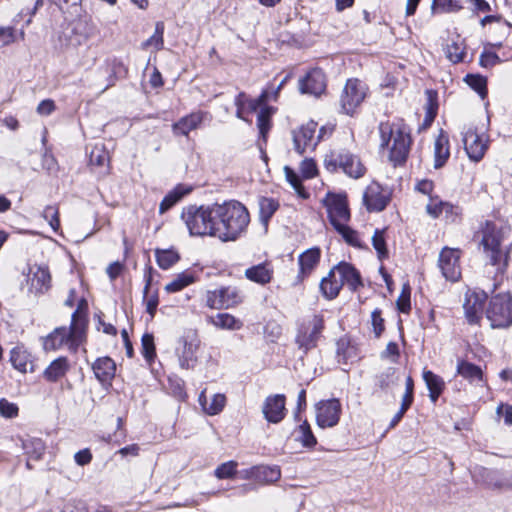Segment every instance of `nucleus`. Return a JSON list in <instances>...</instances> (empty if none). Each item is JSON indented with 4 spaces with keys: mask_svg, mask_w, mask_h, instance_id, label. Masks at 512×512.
I'll use <instances>...</instances> for the list:
<instances>
[{
    "mask_svg": "<svg viewBox=\"0 0 512 512\" xmlns=\"http://www.w3.org/2000/svg\"><path fill=\"white\" fill-rule=\"evenodd\" d=\"M217 220L216 238L222 242L235 241L240 238L248 228L250 214L241 202L231 200L222 204H215Z\"/></svg>",
    "mask_w": 512,
    "mask_h": 512,
    "instance_id": "f257e3e1",
    "label": "nucleus"
},
{
    "mask_svg": "<svg viewBox=\"0 0 512 512\" xmlns=\"http://www.w3.org/2000/svg\"><path fill=\"white\" fill-rule=\"evenodd\" d=\"M86 322L79 315L78 311L72 314V321L69 328L58 327L42 339L45 351H56L67 347L70 351L76 352L85 339Z\"/></svg>",
    "mask_w": 512,
    "mask_h": 512,
    "instance_id": "f03ea898",
    "label": "nucleus"
},
{
    "mask_svg": "<svg viewBox=\"0 0 512 512\" xmlns=\"http://www.w3.org/2000/svg\"><path fill=\"white\" fill-rule=\"evenodd\" d=\"M344 285L356 291L363 283L359 271L352 264L340 262L321 280L320 291L326 299L332 300L339 295Z\"/></svg>",
    "mask_w": 512,
    "mask_h": 512,
    "instance_id": "7ed1b4c3",
    "label": "nucleus"
},
{
    "mask_svg": "<svg viewBox=\"0 0 512 512\" xmlns=\"http://www.w3.org/2000/svg\"><path fill=\"white\" fill-rule=\"evenodd\" d=\"M181 219L191 236L216 237L215 204L208 206L188 205L182 209Z\"/></svg>",
    "mask_w": 512,
    "mask_h": 512,
    "instance_id": "20e7f679",
    "label": "nucleus"
},
{
    "mask_svg": "<svg viewBox=\"0 0 512 512\" xmlns=\"http://www.w3.org/2000/svg\"><path fill=\"white\" fill-rule=\"evenodd\" d=\"M380 147L389 149L388 158L394 166L403 164L408 156L410 148V135L400 125L389 122L379 124Z\"/></svg>",
    "mask_w": 512,
    "mask_h": 512,
    "instance_id": "39448f33",
    "label": "nucleus"
},
{
    "mask_svg": "<svg viewBox=\"0 0 512 512\" xmlns=\"http://www.w3.org/2000/svg\"><path fill=\"white\" fill-rule=\"evenodd\" d=\"M324 165L330 172L341 168L346 175L354 179L362 177L366 171L358 156L346 150L331 151L325 156Z\"/></svg>",
    "mask_w": 512,
    "mask_h": 512,
    "instance_id": "423d86ee",
    "label": "nucleus"
},
{
    "mask_svg": "<svg viewBox=\"0 0 512 512\" xmlns=\"http://www.w3.org/2000/svg\"><path fill=\"white\" fill-rule=\"evenodd\" d=\"M481 245L493 266H506L507 254L501 247L502 235L495 224L486 222L481 230Z\"/></svg>",
    "mask_w": 512,
    "mask_h": 512,
    "instance_id": "0eeeda50",
    "label": "nucleus"
},
{
    "mask_svg": "<svg viewBox=\"0 0 512 512\" xmlns=\"http://www.w3.org/2000/svg\"><path fill=\"white\" fill-rule=\"evenodd\" d=\"M492 328H506L512 324V297L508 293L493 296L486 310Z\"/></svg>",
    "mask_w": 512,
    "mask_h": 512,
    "instance_id": "6e6552de",
    "label": "nucleus"
},
{
    "mask_svg": "<svg viewBox=\"0 0 512 512\" xmlns=\"http://www.w3.org/2000/svg\"><path fill=\"white\" fill-rule=\"evenodd\" d=\"M324 328L323 318L319 315H313L303 321L299 326L296 335V344L304 353L316 347L318 339Z\"/></svg>",
    "mask_w": 512,
    "mask_h": 512,
    "instance_id": "1a4fd4ad",
    "label": "nucleus"
},
{
    "mask_svg": "<svg viewBox=\"0 0 512 512\" xmlns=\"http://www.w3.org/2000/svg\"><path fill=\"white\" fill-rule=\"evenodd\" d=\"M316 131L317 123L314 121H309L293 131L294 149L297 153L313 151L327 130L326 127H322L317 135Z\"/></svg>",
    "mask_w": 512,
    "mask_h": 512,
    "instance_id": "9d476101",
    "label": "nucleus"
},
{
    "mask_svg": "<svg viewBox=\"0 0 512 512\" xmlns=\"http://www.w3.org/2000/svg\"><path fill=\"white\" fill-rule=\"evenodd\" d=\"M200 345L197 332L190 330L185 332L178 340L175 349L179 365L183 369H191L197 362V350Z\"/></svg>",
    "mask_w": 512,
    "mask_h": 512,
    "instance_id": "9b49d317",
    "label": "nucleus"
},
{
    "mask_svg": "<svg viewBox=\"0 0 512 512\" xmlns=\"http://www.w3.org/2000/svg\"><path fill=\"white\" fill-rule=\"evenodd\" d=\"M243 301L241 291L236 287H221L206 293V305L211 309L233 308Z\"/></svg>",
    "mask_w": 512,
    "mask_h": 512,
    "instance_id": "f8f14e48",
    "label": "nucleus"
},
{
    "mask_svg": "<svg viewBox=\"0 0 512 512\" xmlns=\"http://www.w3.org/2000/svg\"><path fill=\"white\" fill-rule=\"evenodd\" d=\"M462 141L470 160L479 162L484 157L489 143L484 132H478L476 127L469 125L463 131Z\"/></svg>",
    "mask_w": 512,
    "mask_h": 512,
    "instance_id": "ddd939ff",
    "label": "nucleus"
},
{
    "mask_svg": "<svg viewBox=\"0 0 512 512\" xmlns=\"http://www.w3.org/2000/svg\"><path fill=\"white\" fill-rule=\"evenodd\" d=\"M366 85L358 79H349L342 91L340 104L345 114L352 115L366 97Z\"/></svg>",
    "mask_w": 512,
    "mask_h": 512,
    "instance_id": "4468645a",
    "label": "nucleus"
},
{
    "mask_svg": "<svg viewBox=\"0 0 512 512\" xmlns=\"http://www.w3.org/2000/svg\"><path fill=\"white\" fill-rule=\"evenodd\" d=\"M331 224L337 225L348 223L350 212L346 195L328 193L323 199Z\"/></svg>",
    "mask_w": 512,
    "mask_h": 512,
    "instance_id": "2eb2a0df",
    "label": "nucleus"
},
{
    "mask_svg": "<svg viewBox=\"0 0 512 512\" xmlns=\"http://www.w3.org/2000/svg\"><path fill=\"white\" fill-rule=\"evenodd\" d=\"M461 251L456 248L444 247L438 259V267L445 279L456 282L461 277Z\"/></svg>",
    "mask_w": 512,
    "mask_h": 512,
    "instance_id": "dca6fc26",
    "label": "nucleus"
},
{
    "mask_svg": "<svg viewBox=\"0 0 512 512\" xmlns=\"http://www.w3.org/2000/svg\"><path fill=\"white\" fill-rule=\"evenodd\" d=\"M316 421L321 428H330L338 424L342 407L338 399L322 400L316 404Z\"/></svg>",
    "mask_w": 512,
    "mask_h": 512,
    "instance_id": "f3484780",
    "label": "nucleus"
},
{
    "mask_svg": "<svg viewBox=\"0 0 512 512\" xmlns=\"http://www.w3.org/2000/svg\"><path fill=\"white\" fill-rule=\"evenodd\" d=\"M51 280L48 266L34 264L29 267L27 282L31 293L35 295L46 293L51 287Z\"/></svg>",
    "mask_w": 512,
    "mask_h": 512,
    "instance_id": "a211bd4d",
    "label": "nucleus"
},
{
    "mask_svg": "<svg viewBox=\"0 0 512 512\" xmlns=\"http://www.w3.org/2000/svg\"><path fill=\"white\" fill-rule=\"evenodd\" d=\"M486 299L487 294L484 291L468 290L466 292L463 309L470 324H477L481 320Z\"/></svg>",
    "mask_w": 512,
    "mask_h": 512,
    "instance_id": "6ab92c4d",
    "label": "nucleus"
},
{
    "mask_svg": "<svg viewBox=\"0 0 512 512\" xmlns=\"http://www.w3.org/2000/svg\"><path fill=\"white\" fill-rule=\"evenodd\" d=\"M299 89L303 94L320 96L326 89V78L321 69L310 70L305 77L299 80Z\"/></svg>",
    "mask_w": 512,
    "mask_h": 512,
    "instance_id": "aec40b11",
    "label": "nucleus"
},
{
    "mask_svg": "<svg viewBox=\"0 0 512 512\" xmlns=\"http://www.w3.org/2000/svg\"><path fill=\"white\" fill-rule=\"evenodd\" d=\"M363 202L368 211L379 212L387 206L389 195L378 183H371L364 192Z\"/></svg>",
    "mask_w": 512,
    "mask_h": 512,
    "instance_id": "412c9836",
    "label": "nucleus"
},
{
    "mask_svg": "<svg viewBox=\"0 0 512 512\" xmlns=\"http://www.w3.org/2000/svg\"><path fill=\"white\" fill-rule=\"evenodd\" d=\"M208 113L204 111L192 112L180 118L172 125V132L175 136H188L193 130L198 129L207 119Z\"/></svg>",
    "mask_w": 512,
    "mask_h": 512,
    "instance_id": "4be33fe9",
    "label": "nucleus"
},
{
    "mask_svg": "<svg viewBox=\"0 0 512 512\" xmlns=\"http://www.w3.org/2000/svg\"><path fill=\"white\" fill-rule=\"evenodd\" d=\"M270 99L269 91L264 90L257 99H249L244 93H240L235 98V105L237 107V117L246 120L245 114L257 111L258 108L265 106V103Z\"/></svg>",
    "mask_w": 512,
    "mask_h": 512,
    "instance_id": "5701e85b",
    "label": "nucleus"
},
{
    "mask_svg": "<svg viewBox=\"0 0 512 512\" xmlns=\"http://www.w3.org/2000/svg\"><path fill=\"white\" fill-rule=\"evenodd\" d=\"M285 396L276 394L268 396L263 404L262 412L270 423H279L285 416Z\"/></svg>",
    "mask_w": 512,
    "mask_h": 512,
    "instance_id": "b1692460",
    "label": "nucleus"
},
{
    "mask_svg": "<svg viewBox=\"0 0 512 512\" xmlns=\"http://www.w3.org/2000/svg\"><path fill=\"white\" fill-rule=\"evenodd\" d=\"M321 258V250L318 247L307 249L298 257L299 274L301 280L312 273Z\"/></svg>",
    "mask_w": 512,
    "mask_h": 512,
    "instance_id": "393cba45",
    "label": "nucleus"
},
{
    "mask_svg": "<svg viewBox=\"0 0 512 512\" xmlns=\"http://www.w3.org/2000/svg\"><path fill=\"white\" fill-rule=\"evenodd\" d=\"M198 402L205 414L215 416L223 411L226 405V396L222 393H216L208 398L206 396V390H203L199 394Z\"/></svg>",
    "mask_w": 512,
    "mask_h": 512,
    "instance_id": "a878e982",
    "label": "nucleus"
},
{
    "mask_svg": "<svg viewBox=\"0 0 512 512\" xmlns=\"http://www.w3.org/2000/svg\"><path fill=\"white\" fill-rule=\"evenodd\" d=\"M70 370V364L66 357H58L53 360L43 371V377L48 382H58L64 378Z\"/></svg>",
    "mask_w": 512,
    "mask_h": 512,
    "instance_id": "bb28decb",
    "label": "nucleus"
},
{
    "mask_svg": "<svg viewBox=\"0 0 512 512\" xmlns=\"http://www.w3.org/2000/svg\"><path fill=\"white\" fill-rule=\"evenodd\" d=\"M457 373L472 384H479L481 386L486 384L481 367L468 361H458Z\"/></svg>",
    "mask_w": 512,
    "mask_h": 512,
    "instance_id": "cd10ccee",
    "label": "nucleus"
},
{
    "mask_svg": "<svg viewBox=\"0 0 512 512\" xmlns=\"http://www.w3.org/2000/svg\"><path fill=\"white\" fill-rule=\"evenodd\" d=\"M10 361L13 367L21 373H26L29 366L30 370H33L32 355L22 344L16 345L10 351Z\"/></svg>",
    "mask_w": 512,
    "mask_h": 512,
    "instance_id": "c85d7f7f",
    "label": "nucleus"
},
{
    "mask_svg": "<svg viewBox=\"0 0 512 512\" xmlns=\"http://www.w3.org/2000/svg\"><path fill=\"white\" fill-rule=\"evenodd\" d=\"M245 276L252 282L260 285L269 283L273 276L272 266L265 262L255 266H252L245 271Z\"/></svg>",
    "mask_w": 512,
    "mask_h": 512,
    "instance_id": "c756f323",
    "label": "nucleus"
},
{
    "mask_svg": "<svg viewBox=\"0 0 512 512\" xmlns=\"http://www.w3.org/2000/svg\"><path fill=\"white\" fill-rule=\"evenodd\" d=\"M92 368L96 378L102 383L109 382L116 371L115 362L109 357L98 358Z\"/></svg>",
    "mask_w": 512,
    "mask_h": 512,
    "instance_id": "7c9ffc66",
    "label": "nucleus"
},
{
    "mask_svg": "<svg viewBox=\"0 0 512 512\" xmlns=\"http://www.w3.org/2000/svg\"><path fill=\"white\" fill-rule=\"evenodd\" d=\"M145 287L143 290V301L146 307V312L149 314L150 319L152 320L156 314L157 307L159 304L158 292H150L151 287V268L145 273Z\"/></svg>",
    "mask_w": 512,
    "mask_h": 512,
    "instance_id": "2f4dec72",
    "label": "nucleus"
},
{
    "mask_svg": "<svg viewBox=\"0 0 512 512\" xmlns=\"http://www.w3.org/2000/svg\"><path fill=\"white\" fill-rule=\"evenodd\" d=\"M450 156L449 138L444 131H440L434 144L435 168L442 167Z\"/></svg>",
    "mask_w": 512,
    "mask_h": 512,
    "instance_id": "473e14b6",
    "label": "nucleus"
},
{
    "mask_svg": "<svg viewBox=\"0 0 512 512\" xmlns=\"http://www.w3.org/2000/svg\"><path fill=\"white\" fill-rule=\"evenodd\" d=\"M423 380L429 390L430 400L433 403H436L445 388V382L443 378L430 370H424Z\"/></svg>",
    "mask_w": 512,
    "mask_h": 512,
    "instance_id": "72a5a7b5",
    "label": "nucleus"
},
{
    "mask_svg": "<svg viewBox=\"0 0 512 512\" xmlns=\"http://www.w3.org/2000/svg\"><path fill=\"white\" fill-rule=\"evenodd\" d=\"M209 322L214 327L222 330L237 331L243 327V322L229 313H218L211 317Z\"/></svg>",
    "mask_w": 512,
    "mask_h": 512,
    "instance_id": "f704fd0d",
    "label": "nucleus"
},
{
    "mask_svg": "<svg viewBox=\"0 0 512 512\" xmlns=\"http://www.w3.org/2000/svg\"><path fill=\"white\" fill-rule=\"evenodd\" d=\"M190 192V187H186L184 185L176 186L161 201L159 206L160 214H164L167 210H169L172 206H174L178 201H180L185 195L189 194Z\"/></svg>",
    "mask_w": 512,
    "mask_h": 512,
    "instance_id": "c9c22d12",
    "label": "nucleus"
},
{
    "mask_svg": "<svg viewBox=\"0 0 512 512\" xmlns=\"http://www.w3.org/2000/svg\"><path fill=\"white\" fill-rule=\"evenodd\" d=\"M281 477V471L278 466H256V479L259 484H268L276 482Z\"/></svg>",
    "mask_w": 512,
    "mask_h": 512,
    "instance_id": "e433bc0d",
    "label": "nucleus"
},
{
    "mask_svg": "<svg viewBox=\"0 0 512 512\" xmlns=\"http://www.w3.org/2000/svg\"><path fill=\"white\" fill-rule=\"evenodd\" d=\"M279 204L272 198L263 197L259 200V219L265 230L268 227L269 220L277 211Z\"/></svg>",
    "mask_w": 512,
    "mask_h": 512,
    "instance_id": "4c0bfd02",
    "label": "nucleus"
},
{
    "mask_svg": "<svg viewBox=\"0 0 512 512\" xmlns=\"http://www.w3.org/2000/svg\"><path fill=\"white\" fill-rule=\"evenodd\" d=\"M195 282V276L193 273L185 271L179 273L171 282L165 285V291L168 293H175L181 291L185 287Z\"/></svg>",
    "mask_w": 512,
    "mask_h": 512,
    "instance_id": "58836bf2",
    "label": "nucleus"
},
{
    "mask_svg": "<svg viewBox=\"0 0 512 512\" xmlns=\"http://www.w3.org/2000/svg\"><path fill=\"white\" fill-rule=\"evenodd\" d=\"M463 9L462 0H433L431 11L433 14L456 13Z\"/></svg>",
    "mask_w": 512,
    "mask_h": 512,
    "instance_id": "ea45409f",
    "label": "nucleus"
},
{
    "mask_svg": "<svg viewBox=\"0 0 512 512\" xmlns=\"http://www.w3.org/2000/svg\"><path fill=\"white\" fill-rule=\"evenodd\" d=\"M22 447L25 453L34 460H39L45 451V444L39 438H29L23 441Z\"/></svg>",
    "mask_w": 512,
    "mask_h": 512,
    "instance_id": "a19ab883",
    "label": "nucleus"
},
{
    "mask_svg": "<svg viewBox=\"0 0 512 512\" xmlns=\"http://www.w3.org/2000/svg\"><path fill=\"white\" fill-rule=\"evenodd\" d=\"M156 261L160 268L169 269L179 260V254L174 249H157L155 251Z\"/></svg>",
    "mask_w": 512,
    "mask_h": 512,
    "instance_id": "79ce46f5",
    "label": "nucleus"
},
{
    "mask_svg": "<svg viewBox=\"0 0 512 512\" xmlns=\"http://www.w3.org/2000/svg\"><path fill=\"white\" fill-rule=\"evenodd\" d=\"M164 24L163 22H157L155 26L154 34L148 38L145 42H143L142 47L144 49H153L155 51H159L163 48L164 40Z\"/></svg>",
    "mask_w": 512,
    "mask_h": 512,
    "instance_id": "37998d69",
    "label": "nucleus"
},
{
    "mask_svg": "<svg viewBox=\"0 0 512 512\" xmlns=\"http://www.w3.org/2000/svg\"><path fill=\"white\" fill-rule=\"evenodd\" d=\"M273 114V108L268 106H263L257 117V126L259 128V132L263 138L266 137V134L268 133L270 129V118Z\"/></svg>",
    "mask_w": 512,
    "mask_h": 512,
    "instance_id": "c03bdc74",
    "label": "nucleus"
},
{
    "mask_svg": "<svg viewBox=\"0 0 512 512\" xmlns=\"http://www.w3.org/2000/svg\"><path fill=\"white\" fill-rule=\"evenodd\" d=\"M237 468H238V463L236 461H227L225 463H222L221 465H219L215 471H214V475L217 479H232L236 476L237 474Z\"/></svg>",
    "mask_w": 512,
    "mask_h": 512,
    "instance_id": "a18cd8bd",
    "label": "nucleus"
},
{
    "mask_svg": "<svg viewBox=\"0 0 512 512\" xmlns=\"http://www.w3.org/2000/svg\"><path fill=\"white\" fill-rule=\"evenodd\" d=\"M296 439L300 441L305 447H313L317 443L316 438L314 437L310 425L307 421H304L301 425H299Z\"/></svg>",
    "mask_w": 512,
    "mask_h": 512,
    "instance_id": "49530a36",
    "label": "nucleus"
},
{
    "mask_svg": "<svg viewBox=\"0 0 512 512\" xmlns=\"http://www.w3.org/2000/svg\"><path fill=\"white\" fill-rule=\"evenodd\" d=\"M90 164L93 166L104 167L109 162V154L103 145H96L90 152Z\"/></svg>",
    "mask_w": 512,
    "mask_h": 512,
    "instance_id": "de8ad7c7",
    "label": "nucleus"
},
{
    "mask_svg": "<svg viewBox=\"0 0 512 512\" xmlns=\"http://www.w3.org/2000/svg\"><path fill=\"white\" fill-rule=\"evenodd\" d=\"M343 239L351 246L361 247L358 233L351 229L347 223H343L334 227Z\"/></svg>",
    "mask_w": 512,
    "mask_h": 512,
    "instance_id": "09e8293b",
    "label": "nucleus"
},
{
    "mask_svg": "<svg viewBox=\"0 0 512 512\" xmlns=\"http://www.w3.org/2000/svg\"><path fill=\"white\" fill-rule=\"evenodd\" d=\"M372 244L375 248L379 259L386 258L388 256V251L386 248V241L384 237V230H375L372 236Z\"/></svg>",
    "mask_w": 512,
    "mask_h": 512,
    "instance_id": "8fccbe9b",
    "label": "nucleus"
},
{
    "mask_svg": "<svg viewBox=\"0 0 512 512\" xmlns=\"http://www.w3.org/2000/svg\"><path fill=\"white\" fill-rule=\"evenodd\" d=\"M465 80L467 84L472 89H474L482 98L486 96L487 82L484 77L479 75H467Z\"/></svg>",
    "mask_w": 512,
    "mask_h": 512,
    "instance_id": "3c124183",
    "label": "nucleus"
},
{
    "mask_svg": "<svg viewBox=\"0 0 512 512\" xmlns=\"http://www.w3.org/2000/svg\"><path fill=\"white\" fill-rule=\"evenodd\" d=\"M43 218L49 223L54 232L60 227L59 211L56 206H46L42 213Z\"/></svg>",
    "mask_w": 512,
    "mask_h": 512,
    "instance_id": "603ef678",
    "label": "nucleus"
},
{
    "mask_svg": "<svg viewBox=\"0 0 512 512\" xmlns=\"http://www.w3.org/2000/svg\"><path fill=\"white\" fill-rule=\"evenodd\" d=\"M284 171L287 181L295 189L297 194L303 198L307 197V194L301 184L300 177L288 166L284 168Z\"/></svg>",
    "mask_w": 512,
    "mask_h": 512,
    "instance_id": "864d4df0",
    "label": "nucleus"
},
{
    "mask_svg": "<svg viewBox=\"0 0 512 512\" xmlns=\"http://www.w3.org/2000/svg\"><path fill=\"white\" fill-rule=\"evenodd\" d=\"M142 351L146 360H152L155 357V344L152 334H144L142 337Z\"/></svg>",
    "mask_w": 512,
    "mask_h": 512,
    "instance_id": "5fc2aeb1",
    "label": "nucleus"
},
{
    "mask_svg": "<svg viewBox=\"0 0 512 512\" xmlns=\"http://www.w3.org/2000/svg\"><path fill=\"white\" fill-rule=\"evenodd\" d=\"M446 56L451 62L459 63V62L463 61L464 50L461 47V45H459L456 42H453V43L447 45Z\"/></svg>",
    "mask_w": 512,
    "mask_h": 512,
    "instance_id": "6e6d98bb",
    "label": "nucleus"
},
{
    "mask_svg": "<svg viewBox=\"0 0 512 512\" xmlns=\"http://www.w3.org/2000/svg\"><path fill=\"white\" fill-rule=\"evenodd\" d=\"M444 202L438 197H430L429 203L426 205V212L433 218H438L443 214Z\"/></svg>",
    "mask_w": 512,
    "mask_h": 512,
    "instance_id": "4d7b16f0",
    "label": "nucleus"
},
{
    "mask_svg": "<svg viewBox=\"0 0 512 512\" xmlns=\"http://www.w3.org/2000/svg\"><path fill=\"white\" fill-rule=\"evenodd\" d=\"M0 414L6 418L16 417L18 414V407L16 404L9 402L6 399H0Z\"/></svg>",
    "mask_w": 512,
    "mask_h": 512,
    "instance_id": "13d9d810",
    "label": "nucleus"
},
{
    "mask_svg": "<svg viewBox=\"0 0 512 512\" xmlns=\"http://www.w3.org/2000/svg\"><path fill=\"white\" fill-rule=\"evenodd\" d=\"M373 331L376 337H379L384 331V319L381 316V310L375 309L371 314Z\"/></svg>",
    "mask_w": 512,
    "mask_h": 512,
    "instance_id": "bf43d9fd",
    "label": "nucleus"
},
{
    "mask_svg": "<svg viewBox=\"0 0 512 512\" xmlns=\"http://www.w3.org/2000/svg\"><path fill=\"white\" fill-rule=\"evenodd\" d=\"M379 386L384 389L389 387L394 383L395 380V368H388L386 371L382 372L378 377Z\"/></svg>",
    "mask_w": 512,
    "mask_h": 512,
    "instance_id": "052dcab7",
    "label": "nucleus"
},
{
    "mask_svg": "<svg viewBox=\"0 0 512 512\" xmlns=\"http://www.w3.org/2000/svg\"><path fill=\"white\" fill-rule=\"evenodd\" d=\"M300 170L305 178H312L317 173V166L314 160L305 159L301 163Z\"/></svg>",
    "mask_w": 512,
    "mask_h": 512,
    "instance_id": "680f3d73",
    "label": "nucleus"
},
{
    "mask_svg": "<svg viewBox=\"0 0 512 512\" xmlns=\"http://www.w3.org/2000/svg\"><path fill=\"white\" fill-rule=\"evenodd\" d=\"M397 307L403 313H407L410 310V291H409V288L403 289L401 295L397 299Z\"/></svg>",
    "mask_w": 512,
    "mask_h": 512,
    "instance_id": "e2e57ef3",
    "label": "nucleus"
},
{
    "mask_svg": "<svg viewBox=\"0 0 512 512\" xmlns=\"http://www.w3.org/2000/svg\"><path fill=\"white\" fill-rule=\"evenodd\" d=\"M56 109L55 102L51 99L41 101L37 106V113L41 116H48Z\"/></svg>",
    "mask_w": 512,
    "mask_h": 512,
    "instance_id": "0e129e2a",
    "label": "nucleus"
},
{
    "mask_svg": "<svg viewBox=\"0 0 512 512\" xmlns=\"http://www.w3.org/2000/svg\"><path fill=\"white\" fill-rule=\"evenodd\" d=\"M14 40H15L14 31L11 27H0V45L1 46H7V45L13 43Z\"/></svg>",
    "mask_w": 512,
    "mask_h": 512,
    "instance_id": "69168bd1",
    "label": "nucleus"
},
{
    "mask_svg": "<svg viewBox=\"0 0 512 512\" xmlns=\"http://www.w3.org/2000/svg\"><path fill=\"white\" fill-rule=\"evenodd\" d=\"M479 62L483 67H492L499 62V57L493 52H484L480 55Z\"/></svg>",
    "mask_w": 512,
    "mask_h": 512,
    "instance_id": "338daca9",
    "label": "nucleus"
},
{
    "mask_svg": "<svg viewBox=\"0 0 512 512\" xmlns=\"http://www.w3.org/2000/svg\"><path fill=\"white\" fill-rule=\"evenodd\" d=\"M472 5L474 13H486L491 11L490 4L485 0H467Z\"/></svg>",
    "mask_w": 512,
    "mask_h": 512,
    "instance_id": "774afa93",
    "label": "nucleus"
}]
</instances>
